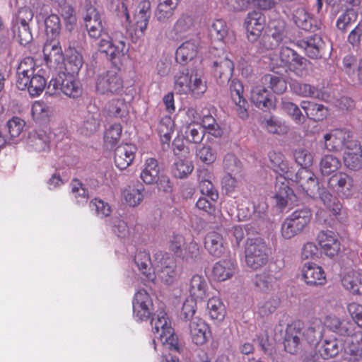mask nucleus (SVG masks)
<instances>
[{"label":"nucleus","instance_id":"nucleus-27","mask_svg":"<svg viewBox=\"0 0 362 362\" xmlns=\"http://www.w3.org/2000/svg\"><path fill=\"white\" fill-rule=\"evenodd\" d=\"M237 270L236 263L232 259H222L216 262L211 271L214 281H225L231 279Z\"/></svg>","mask_w":362,"mask_h":362},{"label":"nucleus","instance_id":"nucleus-42","mask_svg":"<svg viewBox=\"0 0 362 362\" xmlns=\"http://www.w3.org/2000/svg\"><path fill=\"white\" fill-rule=\"evenodd\" d=\"M129 104L122 98H115L110 100L103 110V115L106 117H125L129 110Z\"/></svg>","mask_w":362,"mask_h":362},{"label":"nucleus","instance_id":"nucleus-26","mask_svg":"<svg viewBox=\"0 0 362 362\" xmlns=\"http://www.w3.org/2000/svg\"><path fill=\"white\" fill-rule=\"evenodd\" d=\"M151 2L148 0L141 1L135 9L134 15V27L135 32L143 35L147 28L151 17Z\"/></svg>","mask_w":362,"mask_h":362},{"label":"nucleus","instance_id":"nucleus-37","mask_svg":"<svg viewBox=\"0 0 362 362\" xmlns=\"http://www.w3.org/2000/svg\"><path fill=\"white\" fill-rule=\"evenodd\" d=\"M204 247L208 252L216 257L225 253L226 247L222 235L216 231L209 232L205 236Z\"/></svg>","mask_w":362,"mask_h":362},{"label":"nucleus","instance_id":"nucleus-44","mask_svg":"<svg viewBox=\"0 0 362 362\" xmlns=\"http://www.w3.org/2000/svg\"><path fill=\"white\" fill-rule=\"evenodd\" d=\"M290 86L294 93L302 97L325 100L327 96L326 93L321 89L308 83L293 81Z\"/></svg>","mask_w":362,"mask_h":362},{"label":"nucleus","instance_id":"nucleus-8","mask_svg":"<svg viewBox=\"0 0 362 362\" xmlns=\"http://www.w3.org/2000/svg\"><path fill=\"white\" fill-rule=\"evenodd\" d=\"M269 258V249L266 243L259 238L247 240L245 249V262L247 267L256 270L266 265Z\"/></svg>","mask_w":362,"mask_h":362},{"label":"nucleus","instance_id":"nucleus-48","mask_svg":"<svg viewBox=\"0 0 362 362\" xmlns=\"http://www.w3.org/2000/svg\"><path fill=\"white\" fill-rule=\"evenodd\" d=\"M49 138L44 132H36L30 134L27 141L29 151H47L49 148Z\"/></svg>","mask_w":362,"mask_h":362},{"label":"nucleus","instance_id":"nucleus-10","mask_svg":"<svg viewBox=\"0 0 362 362\" xmlns=\"http://www.w3.org/2000/svg\"><path fill=\"white\" fill-rule=\"evenodd\" d=\"M351 132L344 129H332L323 136L324 148L330 152H340L355 141Z\"/></svg>","mask_w":362,"mask_h":362},{"label":"nucleus","instance_id":"nucleus-11","mask_svg":"<svg viewBox=\"0 0 362 362\" xmlns=\"http://www.w3.org/2000/svg\"><path fill=\"white\" fill-rule=\"evenodd\" d=\"M133 317L136 322L147 321L153 311V300L144 289L138 290L132 300Z\"/></svg>","mask_w":362,"mask_h":362},{"label":"nucleus","instance_id":"nucleus-46","mask_svg":"<svg viewBox=\"0 0 362 362\" xmlns=\"http://www.w3.org/2000/svg\"><path fill=\"white\" fill-rule=\"evenodd\" d=\"M208 284L206 279L201 275H194L189 283L190 298L203 300L207 295Z\"/></svg>","mask_w":362,"mask_h":362},{"label":"nucleus","instance_id":"nucleus-56","mask_svg":"<svg viewBox=\"0 0 362 362\" xmlns=\"http://www.w3.org/2000/svg\"><path fill=\"white\" fill-rule=\"evenodd\" d=\"M268 40L270 38L275 41L274 44H272L267 47V49H273L284 40L285 36V23L281 20L273 21L269 25Z\"/></svg>","mask_w":362,"mask_h":362},{"label":"nucleus","instance_id":"nucleus-59","mask_svg":"<svg viewBox=\"0 0 362 362\" xmlns=\"http://www.w3.org/2000/svg\"><path fill=\"white\" fill-rule=\"evenodd\" d=\"M174 132V122L171 117L165 116L161 118L158 126V132L163 144H169Z\"/></svg>","mask_w":362,"mask_h":362},{"label":"nucleus","instance_id":"nucleus-5","mask_svg":"<svg viewBox=\"0 0 362 362\" xmlns=\"http://www.w3.org/2000/svg\"><path fill=\"white\" fill-rule=\"evenodd\" d=\"M152 274L155 275L153 282L160 281L166 285L172 284L177 276L174 258L170 254L163 251L155 252Z\"/></svg>","mask_w":362,"mask_h":362},{"label":"nucleus","instance_id":"nucleus-24","mask_svg":"<svg viewBox=\"0 0 362 362\" xmlns=\"http://www.w3.org/2000/svg\"><path fill=\"white\" fill-rule=\"evenodd\" d=\"M85 26L90 37L98 39L103 36V28L100 15L95 8L89 6L84 15Z\"/></svg>","mask_w":362,"mask_h":362},{"label":"nucleus","instance_id":"nucleus-57","mask_svg":"<svg viewBox=\"0 0 362 362\" xmlns=\"http://www.w3.org/2000/svg\"><path fill=\"white\" fill-rule=\"evenodd\" d=\"M207 310L211 320L222 321L225 317V306L218 297H212L207 302Z\"/></svg>","mask_w":362,"mask_h":362},{"label":"nucleus","instance_id":"nucleus-39","mask_svg":"<svg viewBox=\"0 0 362 362\" xmlns=\"http://www.w3.org/2000/svg\"><path fill=\"white\" fill-rule=\"evenodd\" d=\"M41 71L42 69L35 65V62L32 57H25L20 62L17 67L16 83H19L21 85L23 83L25 84L28 81V77Z\"/></svg>","mask_w":362,"mask_h":362},{"label":"nucleus","instance_id":"nucleus-36","mask_svg":"<svg viewBox=\"0 0 362 362\" xmlns=\"http://www.w3.org/2000/svg\"><path fill=\"white\" fill-rule=\"evenodd\" d=\"M21 85L19 83H16V87L21 90H27L30 96L36 97L45 90L47 81L40 72H37L32 76L28 77L27 83L25 84L22 83Z\"/></svg>","mask_w":362,"mask_h":362},{"label":"nucleus","instance_id":"nucleus-4","mask_svg":"<svg viewBox=\"0 0 362 362\" xmlns=\"http://www.w3.org/2000/svg\"><path fill=\"white\" fill-rule=\"evenodd\" d=\"M206 83L199 70L183 69L174 76V89L179 94L200 97L206 90Z\"/></svg>","mask_w":362,"mask_h":362},{"label":"nucleus","instance_id":"nucleus-63","mask_svg":"<svg viewBox=\"0 0 362 362\" xmlns=\"http://www.w3.org/2000/svg\"><path fill=\"white\" fill-rule=\"evenodd\" d=\"M45 31L48 39H57L59 35L61 24L57 15L51 14L45 20Z\"/></svg>","mask_w":362,"mask_h":362},{"label":"nucleus","instance_id":"nucleus-41","mask_svg":"<svg viewBox=\"0 0 362 362\" xmlns=\"http://www.w3.org/2000/svg\"><path fill=\"white\" fill-rule=\"evenodd\" d=\"M293 19L295 24L304 30L314 32L317 29L316 21L303 7L298 8L293 11Z\"/></svg>","mask_w":362,"mask_h":362},{"label":"nucleus","instance_id":"nucleus-28","mask_svg":"<svg viewBox=\"0 0 362 362\" xmlns=\"http://www.w3.org/2000/svg\"><path fill=\"white\" fill-rule=\"evenodd\" d=\"M281 277L279 272H264L255 276L254 284L259 291L269 293L277 287Z\"/></svg>","mask_w":362,"mask_h":362},{"label":"nucleus","instance_id":"nucleus-58","mask_svg":"<svg viewBox=\"0 0 362 362\" xmlns=\"http://www.w3.org/2000/svg\"><path fill=\"white\" fill-rule=\"evenodd\" d=\"M341 167L340 160L335 156H324L320 163V170L322 175H329L336 173Z\"/></svg>","mask_w":362,"mask_h":362},{"label":"nucleus","instance_id":"nucleus-38","mask_svg":"<svg viewBox=\"0 0 362 362\" xmlns=\"http://www.w3.org/2000/svg\"><path fill=\"white\" fill-rule=\"evenodd\" d=\"M250 99L258 108H270L273 106L271 95L267 88L261 84H255L251 88Z\"/></svg>","mask_w":362,"mask_h":362},{"label":"nucleus","instance_id":"nucleus-19","mask_svg":"<svg viewBox=\"0 0 362 362\" xmlns=\"http://www.w3.org/2000/svg\"><path fill=\"white\" fill-rule=\"evenodd\" d=\"M284 344L286 351L291 354H298L305 349L299 325L295 323L288 325Z\"/></svg>","mask_w":362,"mask_h":362},{"label":"nucleus","instance_id":"nucleus-33","mask_svg":"<svg viewBox=\"0 0 362 362\" xmlns=\"http://www.w3.org/2000/svg\"><path fill=\"white\" fill-rule=\"evenodd\" d=\"M243 86L239 81L233 80L230 85L231 98L236 105V111L241 119H246L247 114V102L243 96Z\"/></svg>","mask_w":362,"mask_h":362},{"label":"nucleus","instance_id":"nucleus-20","mask_svg":"<svg viewBox=\"0 0 362 362\" xmlns=\"http://www.w3.org/2000/svg\"><path fill=\"white\" fill-rule=\"evenodd\" d=\"M188 328L192 341L196 345L204 344L211 337L209 325L200 317L192 319Z\"/></svg>","mask_w":362,"mask_h":362},{"label":"nucleus","instance_id":"nucleus-55","mask_svg":"<svg viewBox=\"0 0 362 362\" xmlns=\"http://www.w3.org/2000/svg\"><path fill=\"white\" fill-rule=\"evenodd\" d=\"M317 353L325 359L335 356L341 350V346L335 338H325L316 348Z\"/></svg>","mask_w":362,"mask_h":362},{"label":"nucleus","instance_id":"nucleus-13","mask_svg":"<svg viewBox=\"0 0 362 362\" xmlns=\"http://www.w3.org/2000/svg\"><path fill=\"white\" fill-rule=\"evenodd\" d=\"M42 52L46 65L57 73L62 71L64 56L59 40L47 39L44 44Z\"/></svg>","mask_w":362,"mask_h":362},{"label":"nucleus","instance_id":"nucleus-30","mask_svg":"<svg viewBox=\"0 0 362 362\" xmlns=\"http://www.w3.org/2000/svg\"><path fill=\"white\" fill-rule=\"evenodd\" d=\"M136 147L130 144L117 146L115 150V163L120 169H126L134 160Z\"/></svg>","mask_w":362,"mask_h":362},{"label":"nucleus","instance_id":"nucleus-64","mask_svg":"<svg viewBox=\"0 0 362 362\" xmlns=\"http://www.w3.org/2000/svg\"><path fill=\"white\" fill-rule=\"evenodd\" d=\"M194 18L192 16L182 14L176 21L173 27V32L175 35L180 36L190 31L194 27Z\"/></svg>","mask_w":362,"mask_h":362},{"label":"nucleus","instance_id":"nucleus-18","mask_svg":"<svg viewBox=\"0 0 362 362\" xmlns=\"http://www.w3.org/2000/svg\"><path fill=\"white\" fill-rule=\"evenodd\" d=\"M288 177L276 176L275 183L274 199L276 205L284 208L295 202L296 195L289 186Z\"/></svg>","mask_w":362,"mask_h":362},{"label":"nucleus","instance_id":"nucleus-31","mask_svg":"<svg viewBox=\"0 0 362 362\" xmlns=\"http://www.w3.org/2000/svg\"><path fill=\"white\" fill-rule=\"evenodd\" d=\"M324 329L325 327L329 330L342 336L347 337L354 329H356V325L351 321H341L335 315H327L322 322Z\"/></svg>","mask_w":362,"mask_h":362},{"label":"nucleus","instance_id":"nucleus-60","mask_svg":"<svg viewBox=\"0 0 362 362\" xmlns=\"http://www.w3.org/2000/svg\"><path fill=\"white\" fill-rule=\"evenodd\" d=\"M261 83L262 85H268L275 93L281 94L284 93L287 88L286 81L274 74H266L261 78Z\"/></svg>","mask_w":362,"mask_h":362},{"label":"nucleus","instance_id":"nucleus-6","mask_svg":"<svg viewBox=\"0 0 362 362\" xmlns=\"http://www.w3.org/2000/svg\"><path fill=\"white\" fill-rule=\"evenodd\" d=\"M311 218V211L307 208L294 211L281 223V235L282 238L290 240L301 233L310 223Z\"/></svg>","mask_w":362,"mask_h":362},{"label":"nucleus","instance_id":"nucleus-3","mask_svg":"<svg viewBox=\"0 0 362 362\" xmlns=\"http://www.w3.org/2000/svg\"><path fill=\"white\" fill-rule=\"evenodd\" d=\"M151 325L154 334L153 343L155 349L160 343L166 349L179 351L177 337L175 336L167 313L163 308L156 311Z\"/></svg>","mask_w":362,"mask_h":362},{"label":"nucleus","instance_id":"nucleus-51","mask_svg":"<svg viewBox=\"0 0 362 362\" xmlns=\"http://www.w3.org/2000/svg\"><path fill=\"white\" fill-rule=\"evenodd\" d=\"M344 287L353 294H362V273L357 271L348 272L342 279Z\"/></svg>","mask_w":362,"mask_h":362},{"label":"nucleus","instance_id":"nucleus-45","mask_svg":"<svg viewBox=\"0 0 362 362\" xmlns=\"http://www.w3.org/2000/svg\"><path fill=\"white\" fill-rule=\"evenodd\" d=\"M177 6V0H158L155 11L156 19L162 23H167L173 17Z\"/></svg>","mask_w":362,"mask_h":362},{"label":"nucleus","instance_id":"nucleus-22","mask_svg":"<svg viewBox=\"0 0 362 362\" xmlns=\"http://www.w3.org/2000/svg\"><path fill=\"white\" fill-rule=\"evenodd\" d=\"M265 25V17L257 11L250 12L245 20V27L247 38L251 42L256 41L262 35Z\"/></svg>","mask_w":362,"mask_h":362},{"label":"nucleus","instance_id":"nucleus-49","mask_svg":"<svg viewBox=\"0 0 362 362\" xmlns=\"http://www.w3.org/2000/svg\"><path fill=\"white\" fill-rule=\"evenodd\" d=\"M300 107L305 111L308 117L316 121L323 120L329 115L328 109L321 104L302 101Z\"/></svg>","mask_w":362,"mask_h":362},{"label":"nucleus","instance_id":"nucleus-61","mask_svg":"<svg viewBox=\"0 0 362 362\" xmlns=\"http://www.w3.org/2000/svg\"><path fill=\"white\" fill-rule=\"evenodd\" d=\"M194 169L192 162L186 158H178L173 166V174L177 178H185L192 173Z\"/></svg>","mask_w":362,"mask_h":362},{"label":"nucleus","instance_id":"nucleus-12","mask_svg":"<svg viewBox=\"0 0 362 362\" xmlns=\"http://www.w3.org/2000/svg\"><path fill=\"white\" fill-rule=\"evenodd\" d=\"M211 57L213 59L214 74L221 83L228 82L233 71V63L229 59L223 49L213 48L210 50Z\"/></svg>","mask_w":362,"mask_h":362},{"label":"nucleus","instance_id":"nucleus-52","mask_svg":"<svg viewBox=\"0 0 362 362\" xmlns=\"http://www.w3.org/2000/svg\"><path fill=\"white\" fill-rule=\"evenodd\" d=\"M25 127V122L18 117H13L6 122L8 136L11 142L18 143L22 139Z\"/></svg>","mask_w":362,"mask_h":362},{"label":"nucleus","instance_id":"nucleus-32","mask_svg":"<svg viewBox=\"0 0 362 362\" xmlns=\"http://www.w3.org/2000/svg\"><path fill=\"white\" fill-rule=\"evenodd\" d=\"M344 151V163L346 168L353 170L362 168V150L356 140Z\"/></svg>","mask_w":362,"mask_h":362},{"label":"nucleus","instance_id":"nucleus-14","mask_svg":"<svg viewBox=\"0 0 362 362\" xmlns=\"http://www.w3.org/2000/svg\"><path fill=\"white\" fill-rule=\"evenodd\" d=\"M76 75H65L59 78H53L50 81L48 88H51L57 92L61 90L64 95L69 98H76L82 94L81 84L76 78Z\"/></svg>","mask_w":362,"mask_h":362},{"label":"nucleus","instance_id":"nucleus-2","mask_svg":"<svg viewBox=\"0 0 362 362\" xmlns=\"http://www.w3.org/2000/svg\"><path fill=\"white\" fill-rule=\"evenodd\" d=\"M269 59L270 69L276 74L287 70L298 76H303L307 74L308 61L289 47L282 46L279 54H270Z\"/></svg>","mask_w":362,"mask_h":362},{"label":"nucleus","instance_id":"nucleus-15","mask_svg":"<svg viewBox=\"0 0 362 362\" xmlns=\"http://www.w3.org/2000/svg\"><path fill=\"white\" fill-rule=\"evenodd\" d=\"M122 88V80L115 71H108L96 78L95 89L99 94H117Z\"/></svg>","mask_w":362,"mask_h":362},{"label":"nucleus","instance_id":"nucleus-40","mask_svg":"<svg viewBox=\"0 0 362 362\" xmlns=\"http://www.w3.org/2000/svg\"><path fill=\"white\" fill-rule=\"evenodd\" d=\"M160 175V169L157 160L153 158H147L140 173L142 181L146 185L154 184L159 180Z\"/></svg>","mask_w":362,"mask_h":362},{"label":"nucleus","instance_id":"nucleus-34","mask_svg":"<svg viewBox=\"0 0 362 362\" xmlns=\"http://www.w3.org/2000/svg\"><path fill=\"white\" fill-rule=\"evenodd\" d=\"M100 127V112L97 107H88L86 115L80 127L81 134L89 136L98 130Z\"/></svg>","mask_w":362,"mask_h":362},{"label":"nucleus","instance_id":"nucleus-17","mask_svg":"<svg viewBox=\"0 0 362 362\" xmlns=\"http://www.w3.org/2000/svg\"><path fill=\"white\" fill-rule=\"evenodd\" d=\"M301 334L305 345L316 349L325 334L322 321L318 318L312 320L301 328Z\"/></svg>","mask_w":362,"mask_h":362},{"label":"nucleus","instance_id":"nucleus-21","mask_svg":"<svg viewBox=\"0 0 362 362\" xmlns=\"http://www.w3.org/2000/svg\"><path fill=\"white\" fill-rule=\"evenodd\" d=\"M344 349L346 356H351L353 361L362 362V330L356 326L346 337Z\"/></svg>","mask_w":362,"mask_h":362},{"label":"nucleus","instance_id":"nucleus-7","mask_svg":"<svg viewBox=\"0 0 362 362\" xmlns=\"http://www.w3.org/2000/svg\"><path fill=\"white\" fill-rule=\"evenodd\" d=\"M33 16V11L28 6L20 7L13 15L11 30L21 45H26L33 40L30 23Z\"/></svg>","mask_w":362,"mask_h":362},{"label":"nucleus","instance_id":"nucleus-23","mask_svg":"<svg viewBox=\"0 0 362 362\" xmlns=\"http://www.w3.org/2000/svg\"><path fill=\"white\" fill-rule=\"evenodd\" d=\"M302 278L310 286H322L326 283V275L323 269L313 262L305 263L301 270Z\"/></svg>","mask_w":362,"mask_h":362},{"label":"nucleus","instance_id":"nucleus-50","mask_svg":"<svg viewBox=\"0 0 362 362\" xmlns=\"http://www.w3.org/2000/svg\"><path fill=\"white\" fill-rule=\"evenodd\" d=\"M269 160L274 171L278 175L277 176H284L292 177L293 170H291L286 160H284V156L279 152L272 151L269 154Z\"/></svg>","mask_w":362,"mask_h":362},{"label":"nucleus","instance_id":"nucleus-53","mask_svg":"<svg viewBox=\"0 0 362 362\" xmlns=\"http://www.w3.org/2000/svg\"><path fill=\"white\" fill-rule=\"evenodd\" d=\"M204 135V128L199 123L190 122L183 128V136L189 143H201Z\"/></svg>","mask_w":362,"mask_h":362},{"label":"nucleus","instance_id":"nucleus-25","mask_svg":"<svg viewBox=\"0 0 362 362\" xmlns=\"http://www.w3.org/2000/svg\"><path fill=\"white\" fill-rule=\"evenodd\" d=\"M317 240L324 253L329 257L337 255L340 250L338 235L331 230H322Z\"/></svg>","mask_w":362,"mask_h":362},{"label":"nucleus","instance_id":"nucleus-54","mask_svg":"<svg viewBox=\"0 0 362 362\" xmlns=\"http://www.w3.org/2000/svg\"><path fill=\"white\" fill-rule=\"evenodd\" d=\"M324 45L322 37L317 35L310 37L306 41L303 40L298 43V45L303 48L308 56L311 58L318 57Z\"/></svg>","mask_w":362,"mask_h":362},{"label":"nucleus","instance_id":"nucleus-16","mask_svg":"<svg viewBox=\"0 0 362 362\" xmlns=\"http://www.w3.org/2000/svg\"><path fill=\"white\" fill-rule=\"evenodd\" d=\"M327 185L340 198H349L354 194V180L344 173H337L331 176Z\"/></svg>","mask_w":362,"mask_h":362},{"label":"nucleus","instance_id":"nucleus-47","mask_svg":"<svg viewBox=\"0 0 362 362\" xmlns=\"http://www.w3.org/2000/svg\"><path fill=\"white\" fill-rule=\"evenodd\" d=\"M134 262L139 270L141 272L148 281H154L155 275L151 272L153 271V259H151L147 252H138L134 257Z\"/></svg>","mask_w":362,"mask_h":362},{"label":"nucleus","instance_id":"nucleus-29","mask_svg":"<svg viewBox=\"0 0 362 362\" xmlns=\"http://www.w3.org/2000/svg\"><path fill=\"white\" fill-rule=\"evenodd\" d=\"M82 54L76 49L69 48L63 64V70L59 74L78 75L83 65Z\"/></svg>","mask_w":362,"mask_h":362},{"label":"nucleus","instance_id":"nucleus-9","mask_svg":"<svg viewBox=\"0 0 362 362\" xmlns=\"http://www.w3.org/2000/svg\"><path fill=\"white\" fill-rule=\"evenodd\" d=\"M124 40L122 35L117 36L115 34L112 39L107 36L106 38L102 37L98 43L99 50L105 53L115 66L122 64V58L128 51Z\"/></svg>","mask_w":362,"mask_h":362},{"label":"nucleus","instance_id":"nucleus-43","mask_svg":"<svg viewBox=\"0 0 362 362\" xmlns=\"http://www.w3.org/2000/svg\"><path fill=\"white\" fill-rule=\"evenodd\" d=\"M122 197L129 206L136 207L144 198V187L139 185H129L122 189Z\"/></svg>","mask_w":362,"mask_h":362},{"label":"nucleus","instance_id":"nucleus-62","mask_svg":"<svg viewBox=\"0 0 362 362\" xmlns=\"http://www.w3.org/2000/svg\"><path fill=\"white\" fill-rule=\"evenodd\" d=\"M210 37L214 40L222 41L228 33L226 22L222 19L215 20L209 29Z\"/></svg>","mask_w":362,"mask_h":362},{"label":"nucleus","instance_id":"nucleus-1","mask_svg":"<svg viewBox=\"0 0 362 362\" xmlns=\"http://www.w3.org/2000/svg\"><path fill=\"white\" fill-rule=\"evenodd\" d=\"M288 179L295 183L297 193L312 198L319 197L332 215L337 218L341 214L342 204L338 198L326 189L320 187L317 177L310 170L301 168L296 173L293 171L292 177Z\"/></svg>","mask_w":362,"mask_h":362},{"label":"nucleus","instance_id":"nucleus-35","mask_svg":"<svg viewBox=\"0 0 362 362\" xmlns=\"http://www.w3.org/2000/svg\"><path fill=\"white\" fill-rule=\"evenodd\" d=\"M199 39H192L184 42L176 50V60L179 63H187L192 60L198 54Z\"/></svg>","mask_w":362,"mask_h":362}]
</instances>
